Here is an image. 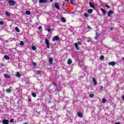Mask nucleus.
I'll use <instances>...</instances> for the list:
<instances>
[{
  "label": "nucleus",
  "mask_w": 124,
  "mask_h": 124,
  "mask_svg": "<svg viewBox=\"0 0 124 124\" xmlns=\"http://www.w3.org/2000/svg\"><path fill=\"white\" fill-rule=\"evenodd\" d=\"M45 43L46 45L47 49H50V42H49V40L48 39H46Z\"/></svg>",
  "instance_id": "obj_1"
},
{
  "label": "nucleus",
  "mask_w": 124,
  "mask_h": 124,
  "mask_svg": "<svg viewBox=\"0 0 124 124\" xmlns=\"http://www.w3.org/2000/svg\"><path fill=\"white\" fill-rule=\"evenodd\" d=\"M9 4H11L12 6H14L16 3V2L13 0H10L8 1Z\"/></svg>",
  "instance_id": "obj_2"
},
{
  "label": "nucleus",
  "mask_w": 124,
  "mask_h": 124,
  "mask_svg": "<svg viewBox=\"0 0 124 124\" xmlns=\"http://www.w3.org/2000/svg\"><path fill=\"white\" fill-rule=\"evenodd\" d=\"M100 37V33H98V32H97L96 33V36L94 38L95 40H97L98 39V37Z\"/></svg>",
  "instance_id": "obj_3"
},
{
  "label": "nucleus",
  "mask_w": 124,
  "mask_h": 124,
  "mask_svg": "<svg viewBox=\"0 0 124 124\" xmlns=\"http://www.w3.org/2000/svg\"><path fill=\"white\" fill-rule=\"evenodd\" d=\"M58 40H60V38L58 37V36H54L52 39V41L55 42V41H58Z\"/></svg>",
  "instance_id": "obj_4"
},
{
  "label": "nucleus",
  "mask_w": 124,
  "mask_h": 124,
  "mask_svg": "<svg viewBox=\"0 0 124 124\" xmlns=\"http://www.w3.org/2000/svg\"><path fill=\"white\" fill-rule=\"evenodd\" d=\"M115 13L114 11H109L107 14H108V17H110L112 14H114Z\"/></svg>",
  "instance_id": "obj_5"
},
{
  "label": "nucleus",
  "mask_w": 124,
  "mask_h": 124,
  "mask_svg": "<svg viewBox=\"0 0 124 124\" xmlns=\"http://www.w3.org/2000/svg\"><path fill=\"white\" fill-rule=\"evenodd\" d=\"M2 124H9V120H7V119H4L2 121Z\"/></svg>",
  "instance_id": "obj_6"
},
{
  "label": "nucleus",
  "mask_w": 124,
  "mask_h": 124,
  "mask_svg": "<svg viewBox=\"0 0 124 124\" xmlns=\"http://www.w3.org/2000/svg\"><path fill=\"white\" fill-rule=\"evenodd\" d=\"M39 3H46L48 2V0H39Z\"/></svg>",
  "instance_id": "obj_7"
},
{
  "label": "nucleus",
  "mask_w": 124,
  "mask_h": 124,
  "mask_svg": "<svg viewBox=\"0 0 124 124\" xmlns=\"http://www.w3.org/2000/svg\"><path fill=\"white\" fill-rule=\"evenodd\" d=\"M54 7L56 9H60V6L59 5V3L58 2H56L54 4Z\"/></svg>",
  "instance_id": "obj_8"
},
{
  "label": "nucleus",
  "mask_w": 124,
  "mask_h": 124,
  "mask_svg": "<svg viewBox=\"0 0 124 124\" xmlns=\"http://www.w3.org/2000/svg\"><path fill=\"white\" fill-rule=\"evenodd\" d=\"M115 64H116V63L114 62H108V65H112V66H115Z\"/></svg>",
  "instance_id": "obj_9"
},
{
  "label": "nucleus",
  "mask_w": 124,
  "mask_h": 124,
  "mask_svg": "<svg viewBox=\"0 0 124 124\" xmlns=\"http://www.w3.org/2000/svg\"><path fill=\"white\" fill-rule=\"evenodd\" d=\"M93 82L94 83V85H97V82L96 81V79L94 78H93Z\"/></svg>",
  "instance_id": "obj_10"
},
{
  "label": "nucleus",
  "mask_w": 124,
  "mask_h": 124,
  "mask_svg": "<svg viewBox=\"0 0 124 124\" xmlns=\"http://www.w3.org/2000/svg\"><path fill=\"white\" fill-rule=\"evenodd\" d=\"M78 116L79 118H83V114H82V112H78Z\"/></svg>",
  "instance_id": "obj_11"
},
{
  "label": "nucleus",
  "mask_w": 124,
  "mask_h": 124,
  "mask_svg": "<svg viewBox=\"0 0 124 124\" xmlns=\"http://www.w3.org/2000/svg\"><path fill=\"white\" fill-rule=\"evenodd\" d=\"M75 46L76 47V49H77V50H80V47H79V46H78V44L77 43H76L75 44Z\"/></svg>",
  "instance_id": "obj_12"
},
{
  "label": "nucleus",
  "mask_w": 124,
  "mask_h": 124,
  "mask_svg": "<svg viewBox=\"0 0 124 124\" xmlns=\"http://www.w3.org/2000/svg\"><path fill=\"white\" fill-rule=\"evenodd\" d=\"M48 61L49 62L50 64H53V58L50 57L49 58Z\"/></svg>",
  "instance_id": "obj_13"
},
{
  "label": "nucleus",
  "mask_w": 124,
  "mask_h": 124,
  "mask_svg": "<svg viewBox=\"0 0 124 124\" xmlns=\"http://www.w3.org/2000/svg\"><path fill=\"white\" fill-rule=\"evenodd\" d=\"M100 10L102 11V12L103 13V14L104 15H105V14H106V11H105V10H104V9L100 8Z\"/></svg>",
  "instance_id": "obj_14"
},
{
  "label": "nucleus",
  "mask_w": 124,
  "mask_h": 124,
  "mask_svg": "<svg viewBox=\"0 0 124 124\" xmlns=\"http://www.w3.org/2000/svg\"><path fill=\"white\" fill-rule=\"evenodd\" d=\"M4 76L5 78H7V79H9V78H10V76L7 74H4Z\"/></svg>",
  "instance_id": "obj_15"
},
{
  "label": "nucleus",
  "mask_w": 124,
  "mask_h": 124,
  "mask_svg": "<svg viewBox=\"0 0 124 124\" xmlns=\"http://www.w3.org/2000/svg\"><path fill=\"white\" fill-rule=\"evenodd\" d=\"M89 5L90 7H92V8H95V6H94V5H93V3H92L91 2L89 3Z\"/></svg>",
  "instance_id": "obj_16"
},
{
  "label": "nucleus",
  "mask_w": 124,
  "mask_h": 124,
  "mask_svg": "<svg viewBox=\"0 0 124 124\" xmlns=\"http://www.w3.org/2000/svg\"><path fill=\"white\" fill-rule=\"evenodd\" d=\"M61 21L62 22H63V23H65V22H66V20L63 17H61Z\"/></svg>",
  "instance_id": "obj_17"
},
{
  "label": "nucleus",
  "mask_w": 124,
  "mask_h": 124,
  "mask_svg": "<svg viewBox=\"0 0 124 124\" xmlns=\"http://www.w3.org/2000/svg\"><path fill=\"white\" fill-rule=\"evenodd\" d=\"M16 77H21V74H20V72H17L16 74Z\"/></svg>",
  "instance_id": "obj_18"
},
{
  "label": "nucleus",
  "mask_w": 124,
  "mask_h": 124,
  "mask_svg": "<svg viewBox=\"0 0 124 124\" xmlns=\"http://www.w3.org/2000/svg\"><path fill=\"white\" fill-rule=\"evenodd\" d=\"M4 59H5V60H10V58L8 57V56L7 55H5L4 56Z\"/></svg>",
  "instance_id": "obj_19"
},
{
  "label": "nucleus",
  "mask_w": 124,
  "mask_h": 124,
  "mask_svg": "<svg viewBox=\"0 0 124 124\" xmlns=\"http://www.w3.org/2000/svg\"><path fill=\"white\" fill-rule=\"evenodd\" d=\"M67 63L69 64H71L72 63V61L71 59H69L67 62Z\"/></svg>",
  "instance_id": "obj_20"
},
{
  "label": "nucleus",
  "mask_w": 124,
  "mask_h": 124,
  "mask_svg": "<svg viewBox=\"0 0 124 124\" xmlns=\"http://www.w3.org/2000/svg\"><path fill=\"white\" fill-rule=\"evenodd\" d=\"M25 13L26 15H31V11H26Z\"/></svg>",
  "instance_id": "obj_21"
},
{
  "label": "nucleus",
  "mask_w": 124,
  "mask_h": 124,
  "mask_svg": "<svg viewBox=\"0 0 124 124\" xmlns=\"http://www.w3.org/2000/svg\"><path fill=\"white\" fill-rule=\"evenodd\" d=\"M87 12L88 13H90V14L93 13V9H88Z\"/></svg>",
  "instance_id": "obj_22"
},
{
  "label": "nucleus",
  "mask_w": 124,
  "mask_h": 124,
  "mask_svg": "<svg viewBox=\"0 0 124 124\" xmlns=\"http://www.w3.org/2000/svg\"><path fill=\"white\" fill-rule=\"evenodd\" d=\"M15 30L16 31H17V32H20V29H19L18 27H16Z\"/></svg>",
  "instance_id": "obj_23"
},
{
  "label": "nucleus",
  "mask_w": 124,
  "mask_h": 124,
  "mask_svg": "<svg viewBox=\"0 0 124 124\" xmlns=\"http://www.w3.org/2000/svg\"><path fill=\"white\" fill-rule=\"evenodd\" d=\"M6 93H11V90H10V89H7L6 90Z\"/></svg>",
  "instance_id": "obj_24"
},
{
  "label": "nucleus",
  "mask_w": 124,
  "mask_h": 124,
  "mask_svg": "<svg viewBox=\"0 0 124 124\" xmlns=\"http://www.w3.org/2000/svg\"><path fill=\"white\" fill-rule=\"evenodd\" d=\"M32 48V50H34V51H35V50H36V46H31Z\"/></svg>",
  "instance_id": "obj_25"
},
{
  "label": "nucleus",
  "mask_w": 124,
  "mask_h": 124,
  "mask_svg": "<svg viewBox=\"0 0 124 124\" xmlns=\"http://www.w3.org/2000/svg\"><path fill=\"white\" fill-rule=\"evenodd\" d=\"M100 60L101 61H102V60H104V56L101 55V56H100Z\"/></svg>",
  "instance_id": "obj_26"
},
{
  "label": "nucleus",
  "mask_w": 124,
  "mask_h": 124,
  "mask_svg": "<svg viewBox=\"0 0 124 124\" xmlns=\"http://www.w3.org/2000/svg\"><path fill=\"white\" fill-rule=\"evenodd\" d=\"M32 96L33 97H36V93H32Z\"/></svg>",
  "instance_id": "obj_27"
},
{
  "label": "nucleus",
  "mask_w": 124,
  "mask_h": 124,
  "mask_svg": "<svg viewBox=\"0 0 124 124\" xmlns=\"http://www.w3.org/2000/svg\"><path fill=\"white\" fill-rule=\"evenodd\" d=\"M21 46H24V41H21L19 44Z\"/></svg>",
  "instance_id": "obj_28"
},
{
  "label": "nucleus",
  "mask_w": 124,
  "mask_h": 124,
  "mask_svg": "<svg viewBox=\"0 0 124 124\" xmlns=\"http://www.w3.org/2000/svg\"><path fill=\"white\" fill-rule=\"evenodd\" d=\"M89 96L91 97V98H93V97H94V95L93 94H90Z\"/></svg>",
  "instance_id": "obj_29"
},
{
  "label": "nucleus",
  "mask_w": 124,
  "mask_h": 124,
  "mask_svg": "<svg viewBox=\"0 0 124 124\" xmlns=\"http://www.w3.org/2000/svg\"><path fill=\"white\" fill-rule=\"evenodd\" d=\"M102 101L103 103H106V99L103 98Z\"/></svg>",
  "instance_id": "obj_30"
},
{
  "label": "nucleus",
  "mask_w": 124,
  "mask_h": 124,
  "mask_svg": "<svg viewBox=\"0 0 124 124\" xmlns=\"http://www.w3.org/2000/svg\"><path fill=\"white\" fill-rule=\"evenodd\" d=\"M62 5H63L62 6L63 9H64V11H67L66 9H65V8L64 7V3H63Z\"/></svg>",
  "instance_id": "obj_31"
},
{
  "label": "nucleus",
  "mask_w": 124,
  "mask_h": 124,
  "mask_svg": "<svg viewBox=\"0 0 124 124\" xmlns=\"http://www.w3.org/2000/svg\"><path fill=\"white\" fill-rule=\"evenodd\" d=\"M84 16H85L86 18H88V17H89V15H88V14H87V13H85V14H84Z\"/></svg>",
  "instance_id": "obj_32"
},
{
  "label": "nucleus",
  "mask_w": 124,
  "mask_h": 124,
  "mask_svg": "<svg viewBox=\"0 0 124 124\" xmlns=\"http://www.w3.org/2000/svg\"><path fill=\"white\" fill-rule=\"evenodd\" d=\"M5 14L6 15H7L8 16H11V15H10V14H9L7 12H6Z\"/></svg>",
  "instance_id": "obj_33"
},
{
  "label": "nucleus",
  "mask_w": 124,
  "mask_h": 124,
  "mask_svg": "<svg viewBox=\"0 0 124 124\" xmlns=\"http://www.w3.org/2000/svg\"><path fill=\"white\" fill-rule=\"evenodd\" d=\"M36 73L37 74L40 75V74H41V71H37Z\"/></svg>",
  "instance_id": "obj_34"
},
{
  "label": "nucleus",
  "mask_w": 124,
  "mask_h": 124,
  "mask_svg": "<svg viewBox=\"0 0 124 124\" xmlns=\"http://www.w3.org/2000/svg\"><path fill=\"white\" fill-rule=\"evenodd\" d=\"M105 7H107V8H111V7H110V6H109L107 4L105 5Z\"/></svg>",
  "instance_id": "obj_35"
},
{
  "label": "nucleus",
  "mask_w": 124,
  "mask_h": 124,
  "mask_svg": "<svg viewBox=\"0 0 124 124\" xmlns=\"http://www.w3.org/2000/svg\"><path fill=\"white\" fill-rule=\"evenodd\" d=\"M70 2L69 3L70 4H74V3H73V0H70Z\"/></svg>",
  "instance_id": "obj_36"
},
{
  "label": "nucleus",
  "mask_w": 124,
  "mask_h": 124,
  "mask_svg": "<svg viewBox=\"0 0 124 124\" xmlns=\"http://www.w3.org/2000/svg\"><path fill=\"white\" fill-rule=\"evenodd\" d=\"M10 123H14V119H10Z\"/></svg>",
  "instance_id": "obj_37"
},
{
  "label": "nucleus",
  "mask_w": 124,
  "mask_h": 124,
  "mask_svg": "<svg viewBox=\"0 0 124 124\" xmlns=\"http://www.w3.org/2000/svg\"><path fill=\"white\" fill-rule=\"evenodd\" d=\"M32 65L35 67L36 66V63L35 62H32Z\"/></svg>",
  "instance_id": "obj_38"
},
{
  "label": "nucleus",
  "mask_w": 124,
  "mask_h": 124,
  "mask_svg": "<svg viewBox=\"0 0 124 124\" xmlns=\"http://www.w3.org/2000/svg\"><path fill=\"white\" fill-rule=\"evenodd\" d=\"M3 24H4V22L3 21H0V25H3Z\"/></svg>",
  "instance_id": "obj_39"
},
{
  "label": "nucleus",
  "mask_w": 124,
  "mask_h": 124,
  "mask_svg": "<svg viewBox=\"0 0 124 124\" xmlns=\"http://www.w3.org/2000/svg\"><path fill=\"white\" fill-rule=\"evenodd\" d=\"M38 29L39 31H41V30H42V27L41 26H40Z\"/></svg>",
  "instance_id": "obj_40"
},
{
  "label": "nucleus",
  "mask_w": 124,
  "mask_h": 124,
  "mask_svg": "<svg viewBox=\"0 0 124 124\" xmlns=\"http://www.w3.org/2000/svg\"><path fill=\"white\" fill-rule=\"evenodd\" d=\"M52 84H53V85H54V86H55V87H57V83H56L55 82H53Z\"/></svg>",
  "instance_id": "obj_41"
},
{
  "label": "nucleus",
  "mask_w": 124,
  "mask_h": 124,
  "mask_svg": "<svg viewBox=\"0 0 124 124\" xmlns=\"http://www.w3.org/2000/svg\"><path fill=\"white\" fill-rule=\"evenodd\" d=\"M47 31L48 32H50V31H51V29H47Z\"/></svg>",
  "instance_id": "obj_42"
},
{
  "label": "nucleus",
  "mask_w": 124,
  "mask_h": 124,
  "mask_svg": "<svg viewBox=\"0 0 124 124\" xmlns=\"http://www.w3.org/2000/svg\"><path fill=\"white\" fill-rule=\"evenodd\" d=\"M3 66H4V65L3 64L0 63V67H2Z\"/></svg>",
  "instance_id": "obj_43"
},
{
  "label": "nucleus",
  "mask_w": 124,
  "mask_h": 124,
  "mask_svg": "<svg viewBox=\"0 0 124 124\" xmlns=\"http://www.w3.org/2000/svg\"><path fill=\"white\" fill-rule=\"evenodd\" d=\"M81 42H80V41H78V45H81Z\"/></svg>",
  "instance_id": "obj_44"
},
{
  "label": "nucleus",
  "mask_w": 124,
  "mask_h": 124,
  "mask_svg": "<svg viewBox=\"0 0 124 124\" xmlns=\"http://www.w3.org/2000/svg\"><path fill=\"white\" fill-rule=\"evenodd\" d=\"M87 29H92V27H91V26H87Z\"/></svg>",
  "instance_id": "obj_45"
},
{
  "label": "nucleus",
  "mask_w": 124,
  "mask_h": 124,
  "mask_svg": "<svg viewBox=\"0 0 124 124\" xmlns=\"http://www.w3.org/2000/svg\"><path fill=\"white\" fill-rule=\"evenodd\" d=\"M28 101L29 102H31V99H28Z\"/></svg>",
  "instance_id": "obj_46"
},
{
  "label": "nucleus",
  "mask_w": 124,
  "mask_h": 124,
  "mask_svg": "<svg viewBox=\"0 0 124 124\" xmlns=\"http://www.w3.org/2000/svg\"><path fill=\"white\" fill-rule=\"evenodd\" d=\"M122 99H123V100H124V95H123V96H122Z\"/></svg>",
  "instance_id": "obj_47"
},
{
  "label": "nucleus",
  "mask_w": 124,
  "mask_h": 124,
  "mask_svg": "<svg viewBox=\"0 0 124 124\" xmlns=\"http://www.w3.org/2000/svg\"><path fill=\"white\" fill-rule=\"evenodd\" d=\"M91 41H92L91 40H89L87 41V42H91Z\"/></svg>",
  "instance_id": "obj_48"
},
{
  "label": "nucleus",
  "mask_w": 124,
  "mask_h": 124,
  "mask_svg": "<svg viewBox=\"0 0 124 124\" xmlns=\"http://www.w3.org/2000/svg\"><path fill=\"white\" fill-rule=\"evenodd\" d=\"M115 124H121L120 123H119V122H116V123H115Z\"/></svg>",
  "instance_id": "obj_49"
},
{
  "label": "nucleus",
  "mask_w": 124,
  "mask_h": 124,
  "mask_svg": "<svg viewBox=\"0 0 124 124\" xmlns=\"http://www.w3.org/2000/svg\"><path fill=\"white\" fill-rule=\"evenodd\" d=\"M103 89V86H101V89L102 90Z\"/></svg>",
  "instance_id": "obj_50"
},
{
  "label": "nucleus",
  "mask_w": 124,
  "mask_h": 124,
  "mask_svg": "<svg viewBox=\"0 0 124 124\" xmlns=\"http://www.w3.org/2000/svg\"><path fill=\"white\" fill-rule=\"evenodd\" d=\"M110 31H113V28H110Z\"/></svg>",
  "instance_id": "obj_51"
},
{
  "label": "nucleus",
  "mask_w": 124,
  "mask_h": 124,
  "mask_svg": "<svg viewBox=\"0 0 124 124\" xmlns=\"http://www.w3.org/2000/svg\"><path fill=\"white\" fill-rule=\"evenodd\" d=\"M66 1H69V0H65Z\"/></svg>",
  "instance_id": "obj_52"
},
{
  "label": "nucleus",
  "mask_w": 124,
  "mask_h": 124,
  "mask_svg": "<svg viewBox=\"0 0 124 124\" xmlns=\"http://www.w3.org/2000/svg\"><path fill=\"white\" fill-rule=\"evenodd\" d=\"M50 1H51V2H52V1H53V0H50Z\"/></svg>",
  "instance_id": "obj_53"
},
{
  "label": "nucleus",
  "mask_w": 124,
  "mask_h": 124,
  "mask_svg": "<svg viewBox=\"0 0 124 124\" xmlns=\"http://www.w3.org/2000/svg\"><path fill=\"white\" fill-rule=\"evenodd\" d=\"M123 61H124V58H123Z\"/></svg>",
  "instance_id": "obj_54"
},
{
  "label": "nucleus",
  "mask_w": 124,
  "mask_h": 124,
  "mask_svg": "<svg viewBox=\"0 0 124 124\" xmlns=\"http://www.w3.org/2000/svg\"><path fill=\"white\" fill-rule=\"evenodd\" d=\"M24 124H27V123H24Z\"/></svg>",
  "instance_id": "obj_55"
}]
</instances>
